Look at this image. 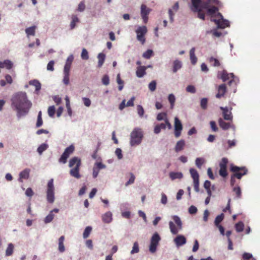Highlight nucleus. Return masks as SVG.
Here are the masks:
<instances>
[{
    "label": "nucleus",
    "mask_w": 260,
    "mask_h": 260,
    "mask_svg": "<svg viewBox=\"0 0 260 260\" xmlns=\"http://www.w3.org/2000/svg\"><path fill=\"white\" fill-rule=\"evenodd\" d=\"M222 3L219 0H191L190 10L197 13L199 19L205 20V15L211 17L219 28H224L230 26L229 21L224 19L219 9L222 7Z\"/></svg>",
    "instance_id": "nucleus-1"
},
{
    "label": "nucleus",
    "mask_w": 260,
    "mask_h": 260,
    "mask_svg": "<svg viewBox=\"0 0 260 260\" xmlns=\"http://www.w3.org/2000/svg\"><path fill=\"white\" fill-rule=\"evenodd\" d=\"M11 107L17 112V116L20 118L27 115L31 106L26 92L20 91L14 94L11 99Z\"/></svg>",
    "instance_id": "nucleus-2"
},
{
    "label": "nucleus",
    "mask_w": 260,
    "mask_h": 260,
    "mask_svg": "<svg viewBox=\"0 0 260 260\" xmlns=\"http://www.w3.org/2000/svg\"><path fill=\"white\" fill-rule=\"evenodd\" d=\"M172 218L174 220V222L176 224L177 228L175 226L174 223L170 221L169 222V228L171 233L173 235H177L179 232L182 229V222L180 218L176 215H173Z\"/></svg>",
    "instance_id": "nucleus-3"
},
{
    "label": "nucleus",
    "mask_w": 260,
    "mask_h": 260,
    "mask_svg": "<svg viewBox=\"0 0 260 260\" xmlns=\"http://www.w3.org/2000/svg\"><path fill=\"white\" fill-rule=\"evenodd\" d=\"M143 138V133L140 128H135L131 134V145L136 146L140 144Z\"/></svg>",
    "instance_id": "nucleus-4"
},
{
    "label": "nucleus",
    "mask_w": 260,
    "mask_h": 260,
    "mask_svg": "<svg viewBox=\"0 0 260 260\" xmlns=\"http://www.w3.org/2000/svg\"><path fill=\"white\" fill-rule=\"evenodd\" d=\"M230 170L233 173L232 175L238 179H241L247 173V170L246 167H238L234 165V164H231Z\"/></svg>",
    "instance_id": "nucleus-5"
},
{
    "label": "nucleus",
    "mask_w": 260,
    "mask_h": 260,
    "mask_svg": "<svg viewBox=\"0 0 260 260\" xmlns=\"http://www.w3.org/2000/svg\"><path fill=\"white\" fill-rule=\"evenodd\" d=\"M53 179H51L48 182L47 185L46 199L49 203L52 204L54 202V186Z\"/></svg>",
    "instance_id": "nucleus-6"
},
{
    "label": "nucleus",
    "mask_w": 260,
    "mask_h": 260,
    "mask_svg": "<svg viewBox=\"0 0 260 260\" xmlns=\"http://www.w3.org/2000/svg\"><path fill=\"white\" fill-rule=\"evenodd\" d=\"M160 240L161 237L160 235L157 232H155L150 239L149 250L151 253H154L156 251L157 246Z\"/></svg>",
    "instance_id": "nucleus-7"
},
{
    "label": "nucleus",
    "mask_w": 260,
    "mask_h": 260,
    "mask_svg": "<svg viewBox=\"0 0 260 260\" xmlns=\"http://www.w3.org/2000/svg\"><path fill=\"white\" fill-rule=\"evenodd\" d=\"M147 32V27L145 26H139L136 30L137 39L143 45L146 41L145 35Z\"/></svg>",
    "instance_id": "nucleus-8"
},
{
    "label": "nucleus",
    "mask_w": 260,
    "mask_h": 260,
    "mask_svg": "<svg viewBox=\"0 0 260 260\" xmlns=\"http://www.w3.org/2000/svg\"><path fill=\"white\" fill-rule=\"evenodd\" d=\"M81 164H69L70 168H72L70 171V175L75 178L79 179L81 176L79 173Z\"/></svg>",
    "instance_id": "nucleus-9"
},
{
    "label": "nucleus",
    "mask_w": 260,
    "mask_h": 260,
    "mask_svg": "<svg viewBox=\"0 0 260 260\" xmlns=\"http://www.w3.org/2000/svg\"><path fill=\"white\" fill-rule=\"evenodd\" d=\"M75 151V147L73 145H71L68 147L64 150L63 154L59 158L60 162H66L67 159Z\"/></svg>",
    "instance_id": "nucleus-10"
},
{
    "label": "nucleus",
    "mask_w": 260,
    "mask_h": 260,
    "mask_svg": "<svg viewBox=\"0 0 260 260\" xmlns=\"http://www.w3.org/2000/svg\"><path fill=\"white\" fill-rule=\"evenodd\" d=\"M182 129L183 126L181 121L177 117H175L174 122V135L176 138H178L181 136Z\"/></svg>",
    "instance_id": "nucleus-11"
},
{
    "label": "nucleus",
    "mask_w": 260,
    "mask_h": 260,
    "mask_svg": "<svg viewBox=\"0 0 260 260\" xmlns=\"http://www.w3.org/2000/svg\"><path fill=\"white\" fill-rule=\"evenodd\" d=\"M151 11L150 9L147 7V6L142 4L141 6V15L143 21L145 23H146L148 20V15Z\"/></svg>",
    "instance_id": "nucleus-12"
},
{
    "label": "nucleus",
    "mask_w": 260,
    "mask_h": 260,
    "mask_svg": "<svg viewBox=\"0 0 260 260\" xmlns=\"http://www.w3.org/2000/svg\"><path fill=\"white\" fill-rule=\"evenodd\" d=\"M220 169L218 173L220 176H221L223 179H226L229 173L228 172V164H219Z\"/></svg>",
    "instance_id": "nucleus-13"
},
{
    "label": "nucleus",
    "mask_w": 260,
    "mask_h": 260,
    "mask_svg": "<svg viewBox=\"0 0 260 260\" xmlns=\"http://www.w3.org/2000/svg\"><path fill=\"white\" fill-rule=\"evenodd\" d=\"M174 242L177 247L184 245L186 243V239L183 235H178L174 239Z\"/></svg>",
    "instance_id": "nucleus-14"
},
{
    "label": "nucleus",
    "mask_w": 260,
    "mask_h": 260,
    "mask_svg": "<svg viewBox=\"0 0 260 260\" xmlns=\"http://www.w3.org/2000/svg\"><path fill=\"white\" fill-rule=\"evenodd\" d=\"M220 109L222 111V115L223 118L225 120L232 121L233 115L231 110L228 107H220Z\"/></svg>",
    "instance_id": "nucleus-15"
},
{
    "label": "nucleus",
    "mask_w": 260,
    "mask_h": 260,
    "mask_svg": "<svg viewBox=\"0 0 260 260\" xmlns=\"http://www.w3.org/2000/svg\"><path fill=\"white\" fill-rule=\"evenodd\" d=\"M179 9V3L178 2H176L175 4L173 5L171 9L169 10V15L170 20L171 22H173L174 19L173 16L175 15V13L177 12Z\"/></svg>",
    "instance_id": "nucleus-16"
},
{
    "label": "nucleus",
    "mask_w": 260,
    "mask_h": 260,
    "mask_svg": "<svg viewBox=\"0 0 260 260\" xmlns=\"http://www.w3.org/2000/svg\"><path fill=\"white\" fill-rule=\"evenodd\" d=\"M232 121L226 122H225L222 118L218 119V123L219 126L223 130H227L231 127H233V125L232 123Z\"/></svg>",
    "instance_id": "nucleus-17"
},
{
    "label": "nucleus",
    "mask_w": 260,
    "mask_h": 260,
    "mask_svg": "<svg viewBox=\"0 0 260 260\" xmlns=\"http://www.w3.org/2000/svg\"><path fill=\"white\" fill-rule=\"evenodd\" d=\"M112 213L111 211H108L102 216V219L104 223H110L113 220Z\"/></svg>",
    "instance_id": "nucleus-18"
},
{
    "label": "nucleus",
    "mask_w": 260,
    "mask_h": 260,
    "mask_svg": "<svg viewBox=\"0 0 260 260\" xmlns=\"http://www.w3.org/2000/svg\"><path fill=\"white\" fill-rule=\"evenodd\" d=\"M30 170L29 169H25L19 173V177L18 179L20 182H22V179H27L29 177Z\"/></svg>",
    "instance_id": "nucleus-19"
},
{
    "label": "nucleus",
    "mask_w": 260,
    "mask_h": 260,
    "mask_svg": "<svg viewBox=\"0 0 260 260\" xmlns=\"http://www.w3.org/2000/svg\"><path fill=\"white\" fill-rule=\"evenodd\" d=\"M226 91V87L225 84H221L218 86V93L216 95V97L220 99L223 97Z\"/></svg>",
    "instance_id": "nucleus-20"
},
{
    "label": "nucleus",
    "mask_w": 260,
    "mask_h": 260,
    "mask_svg": "<svg viewBox=\"0 0 260 260\" xmlns=\"http://www.w3.org/2000/svg\"><path fill=\"white\" fill-rule=\"evenodd\" d=\"M74 59L73 55H70L68 56L66 64L64 67L63 72H70L71 64Z\"/></svg>",
    "instance_id": "nucleus-21"
},
{
    "label": "nucleus",
    "mask_w": 260,
    "mask_h": 260,
    "mask_svg": "<svg viewBox=\"0 0 260 260\" xmlns=\"http://www.w3.org/2000/svg\"><path fill=\"white\" fill-rule=\"evenodd\" d=\"M147 67L145 66H140L137 68L136 71V75L139 78H142L146 74V70L147 69Z\"/></svg>",
    "instance_id": "nucleus-22"
},
{
    "label": "nucleus",
    "mask_w": 260,
    "mask_h": 260,
    "mask_svg": "<svg viewBox=\"0 0 260 260\" xmlns=\"http://www.w3.org/2000/svg\"><path fill=\"white\" fill-rule=\"evenodd\" d=\"M183 174L180 172H171L169 173V177L172 180L176 179H180L183 178Z\"/></svg>",
    "instance_id": "nucleus-23"
},
{
    "label": "nucleus",
    "mask_w": 260,
    "mask_h": 260,
    "mask_svg": "<svg viewBox=\"0 0 260 260\" xmlns=\"http://www.w3.org/2000/svg\"><path fill=\"white\" fill-rule=\"evenodd\" d=\"M189 56L191 62L194 65L197 62V57L195 55V48H192L189 51Z\"/></svg>",
    "instance_id": "nucleus-24"
},
{
    "label": "nucleus",
    "mask_w": 260,
    "mask_h": 260,
    "mask_svg": "<svg viewBox=\"0 0 260 260\" xmlns=\"http://www.w3.org/2000/svg\"><path fill=\"white\" fill-rule=\"evenodd\" d=\"M189 172L191 178L193 179V181L199 180V174L198 171L194 168H190L189 169Z\"/></svg>",
    "instance_id": "nucleus-25"
},
{
    "label": "nucleus",
    "mask_w": 260,
    "mask_h": 260,
    "mask_svg": "<svg viewBox=\"0 0 260 260\" xmlns=\"http://www.w3.org/2000/svg\"><path fill=\"white\" fill-rule=\"evenodd\" d=\"M182 67V62L181 61L176 59L174 61L173 64V72L176 73Z\"/></svg>",
    "instance_id": "nucleus-26"
},
{
    "label": "nucleus",
    "mask_w": 260,
    "mask_h": 260,
    "mask_svg": "<svg viewBox=\"0 0 260 260\" xmlns=\"http://www.w3.org/2000/svg\"><path fill=\"white\" fill-rule=\"evenodd\" d=\"M14 249V244L12 243H10L8 245V247L6 250V256H9L12 255L13 253Z\"/></svg>",
    "instance_id": "nucleus-27"
},
{
    "label": "nucleus",
    "mask_w": 260,
    "mask_h": 260,
    "mask_svg": "<svg viewBox=\"0 0 260 260\" xmlns=\"http://www.w3.org/2000/svg\"><path fill=\"white\" fill-rule=\"evenodd\" d=\"M166 128V125L165 123H161L155 125L154 128V133L156 134H159L161 129H165Z\"/></svg>",
    "instance_id": "nucleus-28"
},
{
    "label": "nucleus",
    "mask_w": 260,
    "mask_h": 260,
    "mask_svg": "<svg viewBox=\"0 0 260 260\" xmlns=\"http://www.w3.org/2000/svg\"><path fill=\"white\" fill-rule=\"evenodd\" d=\"M29 84L30 85L34 86L35 87L36 91L38 92L40 90L41 88V84L39 81L37 80H31L29 81Z\"/></svg>",
    "instance_id": "nucleus-29"
},
{
    "label": "nucleus",
    "mask_w": 260,
    "mask_h": 260,
    "mask_svg": "<svg viewBox=\"0 0 260 260\" xmlns=\"http://www.w3.org/2000/svg\"><path fill=\"white\" fill-rule=\"evenodd\" d=\"M185 146V142L183 140H181L178 141L175 146V150L176 152H179L182 150Z\"/></svg>",
    "instance_id": "nucleus-30"
},
{
    "label": "nucleus",
    "mask_w": 260,
    "mask_h": 260,
    "mask_svg": "<svg viewBox=\"0 0 260 260\" xmlns=\"http://www.w3.org/2000/svg\"><path fill=\"white\" fill-rule=\"evenodd\" d=\"M230 77L232 78L234 77V74L233 73L228 74L226 71H223L221 75V78L223 80V82H225V81L228 80L230 79Z\"/></svg>",
    "instance_id": "nucleus-31"
},
{
    "label": "nucleus",
    "mask_w": 260,
    "mask_h": 260,
    "mask_svg": "<svg viewBox=\"0 0 260 260\" xmlns=\"http://www.w3.org/2000/svg\"><path fill=\"white\" fill-rule=\"evenodd\" d=\"M235 228L237 232H242L244 228V224L242 221H240L235 224Z\"/></svg>",
    "instance_id": "nucleus-32"
},
{
    "label": "nucleus",
    "mask_w": 260,
    "mask_h": 260,
    "mask_svg": "<svg viewBox=\"0 0 260 260\" xmlns=\"http://www.w3.org/2000/svg\"><path fill=\"white\" fill-rule=\"evenodd\" d=\"M105 55L103 53H100L98 54V67L101 68L105 60Z\"/></svg>",
    "instance_id": "nucleus-33"
},
{
    "label": "nucleus",
    "mask_w": 260,
    "mask_h": 260,
    "mask_svg": "<svg viewBox=\"0 0 260 260\" xmlns=\"http://www.w3.org/2000/svg\"><path fill=\"white\" fill-rule=\"evenodd\" d=\"M224 217V215L223 213H221L220 214L217 215L214 220V224L215 226H217L220 224V223L222 221Z\"/></svg>",
    "instance_id": "nucleus-34"
},
{
    "label": "nucleus",
    "mask_w": 260,
    "mask_h": 260,
    "mask_svg": "<svg viewBox=\"0 0 260 260\" xmlns=\"http://www.w3.org/2000/svg\"><path fill=\"white\" fill-rule=\"evenodd\" d=\"M208 61L209 63L214 67H219L220 65L219 61L213 57L209 58Z\"/></svg>",
    "instance_id": "nucleus-35"
},
{
    "label": "nucleus",
    "mask_w": 260,
    "mask_h": 260,
    "mask_svg": "<svg viewBox=\"0 0 260 260\" xmlns=\"http://www.w3.org/2000/svg\"><path fill=\"white\" fill-rule=\"evenodd\" d=\"M168 100L169 103H170V108L171 109H173L174 108L176 101L175 95L172 93L170 94L168 96Z\"/></svg>",
    "instance_id": "nucleus-36"
},
{
    "label": "nucleus",
    "mask_w": 260,
    "mask_h": 260,
    "mask_svg": "<svg viewBox=\"0 0 260 260\" xmlns=\"http://www.w3.org/2000/svg\"><path fill=\"white\" fill-rule=\"evenodd\" d=\"M91 231H92V227L91 226H86L85 228V229H84V231L83 233V238L84 239L87 238L89 237Z\"/></svg>",
    "instance_id": "nucleus-37"
},
{
    "label": "nucleus",
    "mask_w": 260,
    "mask_h": 260,
    "mask_svg": "<svg viewBox=\"0 0 260 260\" xmlns=\"http://www.w3.org/2000/svg\"><path fill=\"white\" fill-rule=\"evenodd\" d=\"M36 28V27L35 26H33L26 28L25 32L27 36H35Z\"/></svg>",
    "instance_id": "nucleus-38"
},
{
    "label": "nucleus",
    "mask_w": 260,
    "mask_h": 260,
    "mask_svg": "<svg viewBox=\"0 0 260 260\" xmlns=\"http://www.w3.org/2000/svg\"><path fill=\"white\" fill-rule=\"evenodd\" d=\"M54 217V214H52V213L49 212V214L45 217L44 219V223L47 224L51 222L53 219Z\"/></svg>",
    "instance_id": "nucleus-39"
},
{
    "label": "nucleus",
    "mask_w": 260,
    "mask_h": 260,
    "mask_svg": "<svg viewBox=\"0 0 260 260\" xmlns=\"http://www.w3.org/2000/svg\"><path fill=\"white\" fill-rule=\"evenodd\" d=\"M79 20L76 15H73L72 17V21L70 24L71 29L75 28L76 23L78 22Z\"/></svg>",
    "instance_id": "nucleus-40"
},
{
    "label": "nucleus",
    "mask_w": 260,
    "mask_h": 260,
    "mask_svg": "<svg viewBox=\"0 0 260 260\" xmlns=\"http://www.w3.org/2000/svg\"><path fill=\"white\" fill-rule=\"evenodd\" d=\"M139 252V246L138 242H135L132 248V250L131 251V254H134L135 253H137Z\"/></svg>",
    "instance_id": "nucleus-41"
},
{
    "label": "nucleus",
    "mask_w": 260,
    "mask_h": 260,
    "mask_svg": "<svg viewBox=\"0 0 260 260\" xmlns=\"http://www.w3.org/2000/svg\"><path fill=\"white\" fill-rule=\"evenodd\" d=\"M64 77L63 79V83L67 85L69 84V77H70V72H63Z\"/></svg>",
    "instance_id": "nucleus-42"
},
{
    "label": "nucleus",
    "mask_w": 260,
    "mask_h": 260,
    "mask_svg": "<svg viewBox=\"0 0 260 260\" xmlns=\"http://www.w3.org/2000/svg\"><path fill=\"white\" fill-rule=\"evenodd\" d=\"M43 124V120L42 118V113L41 111L39 112L38 115V118H37V121L36 123V126L37 127H40Z\"/></svg>",
    "instance_id": "nucleus-43"
},
{
    "label": "nucleus",
    "mask_w": 260,
    "mask_h": 260,
    "mask_svg": "<svg viewBox=\"0 0 260 260\" xmlns=\"http://www.w3.org/2000/svg\"><path fill=\"white\" fill-rule=\"evenodd\" d=\"M233 190L234 192H235L236 194V197L237 198H241L242 192L240 187L239 186L235 187L233 188Z\"/></svg>",
    "instance_id": "nucleus-44"
},
{
    "label": "nucleus",
    "mask_w": 260,
    "mask_h": 260,
    "mask_svg": "<svg viewBox=\"0 0 260 260\" xmlns=\"http://www.w3.org/2000/svg\"><path fill=\"white\" fill-rule=\"evenodd\" d=\"M48 146L46 144H42L38 148V152L39 154H42L43 151L46 150Z\"/></svg>",
    "instance_id": "nucleus-45"
},
{
    "label": "nucleus",
    "mask_w": 260,
    "mask_h": 260,
    "mask_svg": "<svg viewBox=\"0 0 260 260\" xmlns=\"http://www.w3.org/2000/svg\"><path fill=\"white\" fill-rule=\"evenodd\" d=\"M188 211L190 214L194 215L197 213L198 209L195 206L191 205L188 208Z\"/></svg>",
    "instance_id": "nucleus-46"
},
{
    "label": "nucleus",
    "mask_w": 260,
    "mask_h": 260,
    "mask_svg": "<svg viewBox=\"0 0 260 260\" xmlns=\"http://www.w3.org/2000/svg\"><path fill=\"white\" fill-rule=\"evenodd\" d=\"M129 175H130V178L128 179V180L125 183V186H128L130 184H133L135 181V176L134 175V174L132 173H130Z\"/></svg>",
    "instance_id": "nucleus-47"
},
{
    "label": "nucleus",
    "mask_w": 260,
    "mask_h": 260,
    "mask_svg": "<svg viewBox=\"0 0 260 260\" xmlns=\"http://www.w3.org/2000/svg\"><path fill=\"white\" fill-rule=\"evenodd\" d=\"M92 157L93 160L95 161V162L99 163L101 162L102 161L101 158L98 154L97 150H96L92 155Z\"/></svg>",
    "instance_id": "nucleus-48"
},
{
    "label": "nucleus",
    "mask_w": 260,
    "mask_h": 260,
    "mask_svg": "<svg viewBox=\"0 0 260 260\" xmlns=\"http://www.w3.org/2000/svg\"><path fill=\"white\" fill-rule=\"evenodd\" d=\"M156 87V82L153 80L151 81L148 85V88L151 91H154L155 90Z\"/></svg>",
    "instance_id": "nucleus-49"
},
{
    "label": "nucleus",
    "mask_w": 260,
    "mask_h": 260,
    "mask_svg": "<svg viewBox=\"0 0 260 260\" xmlns=\"http://www.w3.org/2000/svg\"><path fill=\"white\" fill-rule=\"evenodd\" d=\"M55 112V109L54 106H50L48 109V113L50 117H53Z\"/></svg>",
    "instance_id": "nucleus-50"
},
{
    "label": "nucleus",
    "mask_w": 260,
    "mask_h": 260,
    "mask_svg": "<svg viewBox=\"0 0 260 260\" xmlns=\"http://www.w3.org/2000/svg\"><path fill=\"white\" fill-rule=\"evenodd\" d=\"M208 99L207 98H203L201 101V108L205 110L207 108Z\"/></svg>",
    "instance_id": "nucleus-51"
},
{
    "label": "nucleus",
    "mask_w": 260,
    "mask_h": 260,
    "mask_svg": "<svg viewBox=\"0 0 260 260\" xmlns=\"http://www.w3.org/2000/svg\"><path fill=\"white\" fill-rule=\"evenodd\" d=\"M165 118H168L167 116V113L163 112V113H160L157 114L156 117V119L158 121H161L162 120H165Z\"/></svg>",
    "instance_id": "nucleus-52"
},
{
    "label": "nucleus",
    "mask_w": 260,
    "mask_h": 260,
    "mask_svg": "<svg viewBox=\"0 0 260 260\" xmlns=\"http://www.w3.org/2000/svg\"><path fill=\"white\" fill-rule=\"evenodd\" d=\"M152 50L148 49L143 53V57H144L145 58L149 59L152 55Z\"/></svg>",
    "instance_id": "nucleus-53"
},
{
    "label": "nucleus",
    "mask_w": 260,
    "mask_h": 260,
    "mask_svg": "<svg viewBox=\"0 0 260 260\" xmlns=\"http://www.w3.org/2000/svg\"><path fill=\"white\" fill-rule=\"evenodd\" d=\"M81 58L84 60H87L89 58L88 51L85 48L82 49L81 53Z\"/></svg>",
    "instance_id": "nucleus-54"
},
{
    "label": "nucleus",
    "mask_w": 260,
    "mask_h": 260,
    "mask_svg": "<svg viewBox=\"0 0 260 260\" xmlns=\"http://www.w3.org/2000/svg\"><path fill=\"white\" fill-rule=\"evenodd\" d=\"M161 200L160 202L163 205H166L168 202L167 196L166 195L165 193L162 192L161 194Z\"/></svg>",
    "instance_id": "nucleus-55"
},
{
    "label": "nucleus",
    "mask_w": 260,
    "mask_h": 260,
    "mask_svg": "<svg viewBox=\"0 0 260 260\" xmlns=\"http://www.w3.org/2000/svg\"><path fill=\"white\" fill-rule=\"evenodd\" d=\"M54 61L53 60L50 61L47 66V69L48 71H53L54 69Z\"/></svg>",
    "instance_id": "nucleus-56"
},
{
    "label": "nucleus",
    "mask_w": 260,
    "mask_h": 260,
    "mask_svg": "<svg viewBox=\"0 0 260 260\" xmlns=\"http://www.w3.org/2000/svg\"><path fill=\"white\" fill-rule=\"evenodd\" d=\"M199 243L197 239H196L194 241V244H193V246L192 247V251L193 252H196L199 250Z\"/></svg>",
    "instance_id": "nucleus-57"
},
{
    "label": "nucleus",
    "mask_w": 260,
    "mask_h": 260,
    "mask_svg": "<svg viewBox=\"0 0 260 260\" xmlns=\"http://www.w3.org/2000/svg\"><path fill=\"white\" fill-rule=\"evenodd\" d=\"M137 111H138V114L141 117H142L144 115V110L142 106L138 105L137 106Z\"/></svg>",
    "instance_id": "nucleus-58"
},
{
    "label": "nucleus",
    "mask_w": 260,
    "mask_h": 260,
    "mask_svg": "<svg viewBox=\"0 0 260 260\" xmlns=\"http://www.w3.org/2000/svg\"><path fill=\"white\" fill-rule=\"evenodd\" d=\"M25 193L27 197L30 198L34 195V192L31 187H28L26 189Z\"/></svg>",
    "instance_id": "nucleus-59"
},
{
    "label": "nucleus",
    "mask_w": 260,
    "mask_h": 260,
    "mask_svg": "<svg viewBox=\"0 0 260 260\" xmlns=\"http://www.w3.org/2000/svg\"><path fill=\"white\" fill-rule=\"evenodd\" d=\"M102 83L104 85H108L109 84V78L107 75H105L102 78Z\"/></svg>",
    "instance_id": "nucleus-60"
},
{
    "label": "nucleus",
    "mask_w": 260,
    "mask_h": 260,
    "mask_svg": "<svg viewBox=\"0 0 260 260\" xmlns=\"http://www.w3.org/2000/svg\"><path fill=\"white\" fill-rule=\"evenodd\" d=\"M242 258L244 260H248L252 257V254L251 253L244 252L242 255Z\"/></svg>",
    "instance_id": "nucleus-61"
},
{
    "label": "nucleus",
    "mask_w": 260,
    "mask_h": 260,
    "mask_svg": "<svg viewBox=\"0 0 260 260\" xmlns=\"http://www.w3.org/2000/svg\"><path fill=\"white\" fill-rule=\"evenodd\" d=\"M210 215V212L208 210L206 209L204 212L203 220L205 222H207L208 220V217Z\"/></svg>",
    "instance_id": "nucleus-62"
},
{
    "label": "nucleus",
    "mask_w": 260,
    "mask_h": 260,
    "mask_svg": "<svg viewBox=\"0 0 260 260\" xmlns=\"http://www.w3.org/2000/svg\"><path fill=\"white\" fill-rule=\"evenodd\" d=\"M186 91L188 92L194 93L196 91V88L193 85H188L187 86L186 88Z\"/></svg>",
    "instance_id": "nucleus-63"
},
{
    "label": "nucleus",
    "mask_w": 260,
    "mask_h": 260,
    "mask_svg": "<svg viewBox=\"0 0 260 260\" xmlns=\"http://www.w3.org/2000/svg\"><path fill=\"white\" fill-rule=\"evenodd\" d=\"M210 124L211 128L213 132H217L218 131V127L216 125V122L215 121H210Z\"/></svg>",
    "instance_id": "nucleus-64"
}]
</instances>
